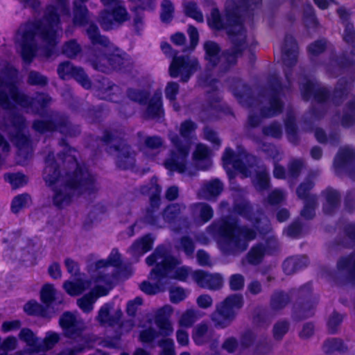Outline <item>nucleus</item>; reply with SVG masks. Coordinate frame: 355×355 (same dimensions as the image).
<instances>
[{
  "label": "nucleus",
  "mask_w": 355,
  "mask_h": 355,
  "mask_svg": "<svg viewBox=\"0 0 355 355\" xmlns=\"http://www.w3.org/2000/svg\"><path fill=\"white\" fill-rule=\"evenodd\" d=\"M24 311L31 315H40L43 318H51L53 312H51L46 306L36 302L30 301L24 305Z\"/></svg>",
  "instance_id": "obj_47"
},
{
  "label": "nucleus",
  "mask_w": 355,
  "mask_h": 355,
  "mask_svg": "<svg viewBox=\"0 0 355 355\" xmlns=\"http://www.w3.org/2000/svg\"><path fill=\"white\" fill-rule=\"evenodd\" d=\"M107 8L101 12L98 19L103 30L114 29L128 20V12L125 6H107Z\"/></svg>",
  "instance_id": "obj_22"
},
{
  "label": "nucleus",
  "mask_w": 355,
  "mask_h": 355,
  "mask_svg": "<svg viewBox=\"0 0 355 355\" xmlns=\"http://www.w3.org/2000/svg\"><path fill=\"white\" fill-rule=\"evenodd\" d=\"M291 295L290 293L275 290L270 297V309L275 311L284 309L291 302Z\"/></svg>",
  "instance_id": "obj_41"
},
{
  "label": "nucleus",
  "mask_w": 355,
  "mask_h": 355,
  "mask_svg": "<svg viewBox=\"0 0 355 355\" xmlns=\"http://www.w3.org/2000/svg\"><path fill=\"white\" fill-rule=\"evenodd\" d=\"M309 259L306 256H293L286 259L282 264L284 272L286 275H292L295 272L306 268Z\"/></svg>",
  "instance_id": "obj_40"
},
{
  "label": "nucleus",
  "mask_w": 355,
  "mask_h": 355,
  "mask_svg": "<svg viewBox=\"0 0 355 355\" xmlns=\"http://www.w3.org/2000/svg\"><path fill=\"white\" fill-rule=\"evenodd\" d=\"M60 339V335L54 331H47L45 337L40 340L38 352L48 351L54 347Z\"/></svg>",
  "instance_id": "obj_53"
},
{
  "label": "nucleus",
  "mask_w": 355,
  "mask_h": 355,
  "mask_svg": "<svg viewBox=\"0 0 355 355\" xmlns=\"http://www.w3.org/2000/svg\"><path fill=\"white\" fill-rule=\"evenodd\" d=\"M192 338L198 345H202L214 338V331L205 323H200L193 329Z\"/></svg>",
  "instance_id": "obj_39"
},
{
  "label": "nucleus",
  "mask_w": 355,
  "mask_h": 355,
  "mask_svg": "<svg viewBox=\"0 0 355 355\" xmlns=\"http://www.w3.org/2000/svg\"><path fill=\"white\" fill-rule=\"evenodd\" d=\"M206 232L211 236L220 238V249L225 256H237L244 252L257 235L254 230L239 225L236 218L230 216L214 220Z\"/></svg>",
  "instance_id": "obj_6"
},
{
  "label": "nucleus",
  "mask_w": 355,
  "mask_h": 355,
  "mask_svg": "<svg viewBox=\"0 0 355 355\" xmlns=\"http://www.w3.org/2000/svg\"><path fill=\"white\" fill-rule=\"evenodd\" d=\"M355 64V45L350 49L349 53H344L340 56L331 59L326 66L327 71L332 76H337L341 70Z\"/></svg>",
  "instance_id": "obj_26"
},
{
  "label": "nucleus",
  "mask_w": 355,
  "mask_h": 355,
  "mask_svg": "<svg viewBox=\"0 0 355 355\" xmlns=\"http://www.w3.org/2000/svg\"><path fill=\"white\" fill-rule=\"evenodd\" d=\"M155 322L159 329V332L152 327L141 331L139 339L142 343H150L159 336H167L173 332V327L164 309L158 311L155 318Z\"/></svg>",
  "instance_id": "obj_24"
},
{
  "label": "nucleus",
  "mask_w": 355,
  "mask_h": 355,
  "mask_svg": "<svg viewBox=\"0 0 355 355\" xmlns=\"http://www.w3.org/2000/svg\"><path fill=\"white\" fill-rule=\"evenodd\" d=\"M103 141L107 146L106 150L108 153H116L115 164L117 168L122 170L130 169L135 164V152L131 147L122 141L121 136L115 133L105 131Z\"/></svg>",
  "instance_id": "obj_14"
},
{
  "label": "nucleus",
  "mask_w": 355,
  "mask_h": 355,
  "mask_svg": "<svg viewBox=\"0 0 355 355\" xmlns=\"http://www.w3.org/2000/svg\"><path fill=\"white\" fill-rule=\"evenodd\" d=\"M261 0H241L239 2L227 1L225 3V19L218 9L213 8L207 18L209 26L216 30H234L241 40L246 39L245 30L243 21L245 17H250L253 11L261 3Z\"/></svg>",
  "instance_id": "obj_7"
},
{
  "label": "nucleus",
  "mask_w": 355,
  "mask_h": 355,
  "mask_svg": "<svg viewBox=\"0 0 355 355\" xmlns=\"http://www.w3.org/2000/svg\"><path fill=\"white\" fill-rule=\"evenodd\" d=\"M97 92V96L100 98L112 102H117L121 95L119 87L105 78L102 79V83L98 86Z\"/></svg>",
  "instance_id": "obj_35"
},
{
  "label": "nucleus",
  "mask_w": 355,
  "mask_h": 355,
  "mask_svg": "<svg viewBox=\"0 0 355 355\" xmlns=\"http://www.w3.org/2000/svg\"><path fill=\"white\" fill-rule=\"evenodd\" d=\"M290 323L285 320L277 321L273 327L272 332L275 340H280L288 331Z\"/></svg>",
  "instance_id": "obj_62"
},
{
  "label": "nucleus",
  "mask_w": 355,
  "mask_h": 355,
  "mask_svg": "<svg viewBox=\"0 0 355 355\" xmlns=\"http://www.w3.org/2000/svg\"><path fill=\"white\" fill-rule=\"evenodd\" d=\"M244 304L241 294H232L216 306V310L211 314V320L216 327L225 328L234 320L238 311Z\"/></svg>",
  "instance_id": "obj_16"
},
{
  "label": "nucleus",
  "mask_w": 355,
  "mask_h": 355,
  "mask_svg": "<svg viewBox=\"0 0 355 355\" xmlns=\"http://www.w3.org/2000/svg\"><path fill=\"white\" fill-rule=\"evenodd\" d=\"M199 69V62L195 57L175 55L169 66L168 72L171 77L178 78L180 76L182 82L187 83Z\"/></svg>",
  "instance_id": "obj_18"
},
{
  "label": "nucleus",
  "mask_w": 355,
  "mask_h": 355,
  "mask_svg": "<svg viewBox=\"0 0 355 355\" xmlns=\"http://www.w3.org/2000/svg\"><path fill=\"white\" fill-rule=\"evenodd\" d=\"M146 262L148 266L157 263L166 280V286L170 284V280L172 279L185 281L189 274V268L187 267L176 268V266L180 264L179 261L168 255L166 248L163 246L157 247L154 252L146 258Z\"/></svg>",
  "instance_id": "obj_12"
},
{
  "label": "nucleus",
  "mask_w": 355,
  "mask_h": 355,
  "mask_svg": "<svg viewBox=\"0 0 355 355\" xmlns=\"http://www.w3.org/2000/svg\"><path fill=\"white\" fill-rule=\"evenodd\" d=\"M154 239L150 234H147L140 240L135 241L129 248V252L134 256L142 255L151 250Z\"/></svg>",
  "instance_id": "obj_43"
},
{
  "label": "nucleus",
  "mask_w": 355,
  "mask_h": 355,
  "mask_svg": "<svg viewBox=\"0 0 355 355\" xmlns=\"http://www.w3.org/2000/svg\"><path fill=\"white\" fill-rule=\"evenodd\" d=\"M164 116L162 92L157 91L150 98L146 111V116L151 119H159Z\"/></svg>",
  "instance_id": "obj_38"
},
{
  "label": "nucleus",
  "mask_w": 355,
  "mask_h": 355,
  "mask_svg": "<svg viewBox=\"0 0 355 355\" xmlns=\"http://www.w3.org/2000/svg\"><path fill=\"white\" fill-rule=\"evenodd\" d=\"M197 128L196 123L186 120L180 124V133L182 141L176 134H171L170 139L175 149L171 150L169 157L164 162V166L168 171L193 176L196 171H191L187 166V158L189 153V140L193 137Z\"/></svg>",
  "instance_id": "obj_9"
},
{
  "label": "nucleus",
  "mask_w": 355,
  "mask_h": 355,
  "mask_svg": "<svg viewBox=\"0 0 355 355\" xmlns=\"http://www.w3.org/2000/svg\"><path fill=\"white\" fill-rule=\"evenodd\" d=\"M113 308V304L111 303L105 304L98 311L97 320L102 324H107L113 327L120 323L122 317V311L117 310L113 315H110V312Z\"/></svg>",
  "instance_id": "obj_36"
},
{
  "label": "nucleus",
  "mask_w": 355,
  "mask_h": 355,
  "mask_svg": "<svg viewBox=\"0 0 355 355\" xmlns=\"http://www.w3.org/2000/svg\"><path fill=\"white\" fill-rule=\"evenodd\" d=\"M194 281L202 288L216 291L223 286V277L220 274H211L204 270H196L192 274Z\"/></svg>",
  "instance_id": "obj_27"
},
{
  "label": "nucleus",
  "mask_w": 355,
  "mask_h": 355,
  "mask_svg": "<svg viewBox=\"0 0 355 355\" xmlns=\"http://www.w3.org/2000/svg\"><path fill=\"white\" fill-rule=\"evenodd\" d=\"M122 265L121 254L116 248L112 249L107 259H101L96 262L95 267L98 270L94 278L96 284H103L106 286L112 287L114 281L116 279V269L111 273L107 272V267L112 266L116 268H120Z\"/></svg>",
  "instance_id": "obj_19"
},
{
  "label": "nucleus",
  "mask_w": 355,
  "mask_h": 355,
  "mask_svg": "<svg viewBox=\"0 0 355 355\" xmlns=\"http://www.w3.org/2000/svg\"><path fill=\"white\" fill-rule=\"evenodd\" d=\"M229 36L232 43V47L220 54V48L218 44L212 41L204 44L205 59L207 61V68L216 69L218 73H225L236 64L237 58L241 55L247 47L246 39L241 40L234 30H230Z\"/></svg>",
  "instance_id": "obj_10"
},
{
  "label": "nucleus",
  "mask_w": 355,
  "mask_h": 355,
  "mask_svg": "<svg viewBox=\"0 0 355 355\" xmlns=\"http://www.w3.org/2000/svg\"><path fill=\"white\" fill-rule=\"evenodd\" d=\"M313 309L314 304L308 302L300 307H295L293 317L297 320L306 319L313 315Z\"/></svg>",
  "instance_id": "obj_58"
},
{
  "label": "nucleus",
  "mask_w": 355,
  "mask_h": 355,
  "mask_svg": "<svg viewBox=\"0 0 355 355\" xmlns=\"http://www.w3.org/2000/svg\"><path fill=\"white\" fill-rule=\"evenodd\" d=\"M62 51L67 57L73 58L81 51V47L76 40H71L64 44Z\"/></svg>",
  "instance_id": "obj_59"
},
{
  "label": "nucleus",
  "mask_w": 355,
  "mask_h": 355,
  "mask_svg": "<svg viewBox=\"0 0 355 355\" xmlns=\"http://www.w3.org/2000/svg\"><path fill=\"white\" fill-rule=\"evenodd\" d=\"M73 23L76 25L85 26L89 21V13L85 4L79 1H73Z\"/></svg>",
  "instance_id": "obj_46"
},
{
  "label": "nucleus",
  "mask_w": 355,
  "mask_h": 355,
  "mask_svg": "<svg viewBox=\"0 0 355 355\" xmlns=\"http://www.w3.org/2000/svg\"><path fill=\"white\" fill-rule=\"evenodd\" d=\"M55 290L52 284H45L41 291V300L49 309L50 304L55 300Z\"/></svg>",
  "instance_id": "obj_60"
},
{
  "label": "nucleus",
  "mask_w": 355,
  "mask_h": 355,
  "mask_svg": "<svg viewBox=\"0 0 355 355\" xmlns=\"http://www.w3.org/2000/svg\"><path fill=\"white\" fill-rule=\"evenodd\" d=\"M91 283L87 280L78 279L75 282L66 281L63 284V288L70 295H78L86 289L89 288Z\"/></svg>",
  "instance_id": "obj_48"
},
{
  "label": "nucleus",
  "mask_w": 355,
  "mask_h": 355,
  "mask_svg": "<svg viewBox=\"0 0 355 355\" xmlns=\"http://www.w3.org/2000/svg\"><path fill=\"white\" fill-rule=\"evenodd\" d=\"M85 28V33L93 45L100 46L102 49L105 47H112V43L105 35L100 33V31L96 24L93 22L88 23Z\"/></svg>",
  "instance_id": "obj_37"
},
{
  "label": "nucleus",
  "mask_w": 355,
  "mask_h": 355,
  "mask_svg": "<svg viewBox=\"0 0 355 355\" xmlns=\"http://www.w3.org/2000/svg\"><path fill=\"white\" fill-rule=\"evenodd\" d=\"M315 137L318 142L322 144L329 143L333 146L337 145L339 143L340 139L338 132H331L327 137L325 132L321 128H316L315 130Z\"/></svg>",
  "instance_id": "obj_56"
},
{
  "label": "nucleus",
  "mask_w": 355,
  "mask_h": 355,
  "mask_svg": "<svg viewBox=\"0 0 355 355\" xmlns=\"http://www.w3.org/2000/svg\"><path fill=\"white\" fill-rule=\"evenodd\" d=\"M60 144L64 147L63 152L58 154V158L62 161L64 166L69 167L73 171L63 173L59 169L53 153L50 152L45 159L43 179L47 186L52 187L53 205L62 208L69 205L75 196L94 193L99 187L96 177L87 168L78 164L76 156V150L69 147L64 139L60 141Z\"/></svg>",
  "instance_id": "obj_2"
},
{
  "label": "nucleus",
  "mask_w": 355,
  "mask_h": 355,
  "mask_svg": "<svg viewBox=\"0 0 355 355\" xmlns=\"http://www.w3.org/2000/svg\"><path fill=\"white\" fill-rule=\"evenodd\" d=\"M252 183L258 191H266L270 188V175L266 167L260 166L258 168L252 180Z\"/></svg>",
  "instance_id": "obj_44"
},
{
  "label": "nucleus",
  "mask_w": 355,
  "mask_h": 355,
  "mask_svg": "<svg viewBox=\"0 0 355 355\" xmlns=\"http://www.w3.org/2000/svg\"><path fill=\"white\" fill-rule=\"evenodd\" d=\"M334 166L338 172L345 171L349 178L355 180V148L350 146L341 148L334 159Z\"/></svg>",
  "instance_id": "obj_25"
},
{
  "label": "nucleus",
  "mask_w": 355,
  "mask_h": 355,
  "mask_svg": "<svg viewBox=\"0 0 355 355\" xmlns=\"http://www.w3.org/2000/svg\"><path fill=\"white\" fill-rule=\"evenodd\" d=\"M304 22L307 28H315L318 24L313 8L311 5H306L304 8Z\"/></svg>",
  "instance_id": "obj_61"
},
{
  "label": "nucleus",
  "mask_w": 355,
  "mask_h": 355,
  "mask_svg": "<svg viewBox=\"0 0 355 355\" xmlns=\"http://www.w3.org/2000/svg\"><path fill=\"white\" fill-rule=\"evenodd\" d=\"M186 208L183 203H172L166 206L162 211L164 225L168 224L171 230L177 233L189 230L191 227L189 218L181 216Z\"/></svg>",
  "instance_id": "obj_20"
},
{
  "label": "nucleus",
  "mask_w": 355,
  "mask_h": 355,
  "mask_svg": "<svg viewBox=\"0 0 355 355\" xmlns=\"http://www.w3.org/2000/svg\"><path fill=\"white\" fill-rule=\"evenodd\" d=\"M185 13L187 16L194 19L198 22H202L204 17L202 12L194 2H188L184 6Z\"/></svg>",
  "instance_id": "obj_63"
},
{
  "label": "nucleus",
  "mask_w": 355,
  "mask_h": 355,
  "mask_svg": "<svg viewBox=\"0 0 355 355\" xmlns=\"http://www.w3.org/2000/svg\"><path fill=\"white\" fill-rule=\"evenodd\" d=\"M211 150L204 144H198L194 153V158L197 161V166L201 170H207L212 162L209 158Z\"/></svg>",
  "instance_id": "obj_42"
},
{
  "label": "nucleus",
  "mask_w": 355,
  "mask_h": 355,
  "mask_svg": "<svg viewBox=\"0 0 355 355\" xmlns=\"http://www.w3.org/2000/svg\"><path fill=\"white\" fill-rule=\"evenodd\" d=\"M338 247L349 248L355 245V223H349L343 227V234L336 240ZM330 280L338 285L355 284V251L348 256L340 257L336 268L327 273Z\"/></svg>",
  "instance_id": "obj_8"
},
{
  "label": "nucleus",
  "mask_w": 355,
  "mask_h": 355,
  "mask_svg": "<svg viewBox=\"0 0 355 355\" xmlns=\"http://www.w3.org/2000/svg\"><path fill=\"white\" fill-rule=\"evenodd\" d=\"M223 190V184L218 180L214 179L205 182L199 190V198L211 200L216 198Z\"/></svg>",
  "instance_id": "obj_34"
},
{
  "label": "nucleus",
  "mask_w": 355,
  "mask_h": 355,
  "mask_svg": "<svg viewBox=\"0 0 355 355\" xmlns=\"http://www.w3.org/2000/svg\"><path fill=\"white\" fill-rule=\"evenodd\" d=\"M189 209L193 222L198 225L207 223L214 216V209L206 202L193 203Z\"/></svg>",
  "instance_id": "obj_30"
},
{
  "label": "nucleus",
  "mask_w": 355,
  "mask_h": 355,
  "mask_svg": "<svg viewBox=\"0 0 355 355\" xmlns=\"http://www.w3.org/2000/svg\"><path fill=\"white\" fill-rule=\"evenodd\" d=\"M59 324L64 329L65 336L72 340L73 346L64 349L58 355H78L83 352L89 345L88 337L83 334V322L72 313L65 312L60 317Z\"/></svg>",
  "instance_id": "obj_11"
},
{
  "label": "nucleus",
  "mask_w": 355,
  "mask_h": 355,
  "mask_svg": "<svg viewBox=\"0 0 355 355\" xmlns=\"http://www.w3.org/2000/svg\"><path fill=\"white\" fill-rule=\"evenodd\" d=\"M223 164L230 178L233 176L231 168L239 172L243 178L250 177L257 164V158L249 154L241 146H238L236 153L230 148H226L223 157Z\"/></svg>",
  "instance_id": "obj_13"
},
{
  "label": "nucleus",
  "mask_w": 355,
  "mask_h": 355,
  "mask_svg": "<svg viewBox=\"0 0 355 355\" xmlns=\"http://www.w3.org/2000/svg\"><path fill=\"white\" fill-rule=\"evenodd\" d=\"M148 190L150 193V205L146 210L144 221L155 228H164V219L159 211L161 187L156 183H152Z\"/></svg>",
  "instance_id": "obj_21"
},
{
  "label": "nucleus",
  "mask_w": 355,
  "mask_h": 355,
  "mask_svg": "<svg viewBox=\"0 0 355 355\" xmlns=\"http://www.w3.org/2000/svg\"><path fill=\"white\" fill-rule=\"evenodd\" d=\"M19 338L33 350L38 352L40 338H37L31 329L23 328L19 334Z\"/></svg>",
  "instance_id": "obj_51"
},
{
  "label": "nucleus",
  "mask_w": 355,
  "mask_h": 355,
  "mask_svg": "<svg viewBox=\"0 0 355 355\" xmlns=\"http://www.w3.org/2000/svg\"><path fill=\"white\" fill-rule=\"evenodd\" d=\"M266 253V248L262 243L255 245L251 248L247 254L248 263L252 265L259 264Z\"/></svg>",
  "instance_id": "obj_54"
},
{
  "label": "nucleus",
  "mask_w": 355,
  "mask_h": 355,
  "mask_svg": "<svg viewBox=\"0 0 355 355\" xmlns=\"http://www.w3.org/2000/svg\"><path fill=\"white\" fill-rule=\"evenodd\" d=\"M127 96L131 101L145 105L148 99L149 93L145 90L130 88L127 91Z\"/></svg>",
  "instance_id": "obj_57"
},
{
  "label": "nucleus",
  "mask_w": 355,
  "mask_h": 355,
  "mask_svg": "<svg viewBox=\"0 0 355 355\" xmlns=\"http://www.w3.org/2000/svg\"><path fill=\"white\" fill-rule=\"evenodd\" d=\"M282 53L285 67L284 71L288 85L283 86L279 77L272 75L269 78L267 87L262 89L258 98L255 99L250 95V88L241 80L238 78L231 80L230 87L232 93L239 103L260 111V116L256 115L252 110L249 113L248 125L251 128L257 127L261 122L262 118L272 117L282 112L284 102L282 98L284 96L285 91L288 90L291 86V68L296 64L297 60V44L292 35L285 36Z\"/></svg>",
  "instance_id": "obj_1"
},
{
  "label": "nucleus",
  "mask_w": 355,
  "mask_h": 355,
  "mask_svg": "<svg viewBox=\"0 0 355 355\" xmlns=\"http://www.w3.org/2000/svg\"><path fill=\"white\" fill-rule=\"evenodd\" d=\"M234 211L249 221L257 220V217L263 214L261 208L255 209L250 202L246 199L236 200L233 206Z\"/></svg>",
  "instance_id": "obj_31"
},
{
  "label": "nucleus",
  "mask_w": 355,
  "mask_h": 355,
  "mask_svg": "<svg viewBox=\"0 0 355 355\" xmlns=\"http://www.w3.org/2000/svg\"><path fill=\"white\" fill-rule=\"evenodd\" d=\"M286 132L289 141L295 145L299 143L295 116L292 113L288 114L285 120Z\"/></svg>",
  "instance_id": "obj_52"
},
{
  "label": "nucleus",
  "mask_w": 355,
  "mask_h": 355,
  "mask_svg": "<svg viewBox=\"0 0 355 355\" xmlns=\"http://www.w3.org/2000/svg\"><path fill=\"white\" fill-rule=\"evenodd\" d=\"M331 122L335 125L340 123L345 128L355 126V98L347 103L342 117L337 113L332 116Z\"/></svg>",
  "instance_id": "obj_32"
},
{
  "label": "nucleus",
  "mask_w": 355,
  "mask_h": 355,
  "mask_svg": "<svg viewBox=\"0 0 355 355\" xmlns=\"http://www.w3.org/2000/svg\"><path fill=\"white\" fill-rule=\"evenodd\" d=\"M354 80V79L352 78L349 80L345 78L339 79L330 98L329 92L326 87H322L318 81L311 79L302 71L300 78V88L302 98L305 101L313 98L315 102L311 111L305 117L304 130H313V122L324 116L329 100L335 105H340L343 103L353 87Z\"/></svg>",
  "instance_id": "obj_4"
},
{
  "label": "nucleus",
  "mask_w": 355,
  "mask_h": 355,
  "mask_svg": "<svg viewBox=\"0 0 355 355\" xmlns=\"http://www.w3.org/2000/svg\"><path fill=\"white\" fill-rule=\"evenodd\" d=\"M9 121L15 130V135L11 136L12 141L15 144L20 153L28 155L31 150V141L23 132L26 126L24 116L15 110H9Z\"/></svg>",
  "instance_id": "obj_23"
},
{
  "label": "nucleus",
  "mask_w": 355,
  "mask_h": 355,
  "mask_svg": "<svg viewBox=\"0 0 355 355\" xmlns=\"http://www.w3.org/2000/svg\"><path fill=\"white\" fill-rule=\"evenodd\" d=\"M17 83V69L10 64L6 63L1 69V108L17 112L16 105H19L26 109L27 112L43 116L44 109L51 104L52 98L43 93L31 98L19 91Z\"/></svg>",
  "instance_id": "obj_5"
},
{
  "label": "nucleus",
  "mask_w": 355,
  "mask_h": 355,
  "mask_svg": "<svg viewBox=\"0 0 355 355\" xmlns=\"http://www.w3.org/2000/svg\"><path fill=\"white\" fill-rule=\"evenodd\" d=\"M60 15L69 17L68 0H56L54 5L47 7L42 20L29 21L19 27L16 35V42L20 46L21 57L25 62L30 64L35 56L36 35L46 44L44 49V55L48 58L53 55L60 32H62Z\"/></svg>",
  "instance_id": "obj_3"
},
{
  "label": "nucleus",
  "mask_w": 355,
  "mask_h": 355,
  "mask_svg": "<svg viewBox=\"0 0 355 355\" xmlns=\"http://www.w3.org/2000/svg\"><path fill=\"white\" fill-rule=\"evenodd\" d=\"M4 179L11 185L13 189L26 186L28 182V178L22 173H5Z\"/></svg>",
  "instance_id": "obj_50"
},
{
  "label": "nucleus",
  "mask_w": 355,
  "mask_h": 355,
  "mask_svg": "<svg viewBox=\"0 0 355 355\" xmlns=\"http://www.w3.org/2000/svg\"><path fill=\"white\" fill-rule=\"evenodd\" d=\"M71 77L85 89H89L92 86V83L88 76L81 67H76Z\"/></svg>",
  "instance_id": "obj_64"
},
{
  "label": "nucleus",
  "mask_w": 355,
  "mask_h": 355,
  "mask_svg": "<svg viewBox=\"0 0 355 355\" xmlns=\"http://www.w3.org/2000/svg\"><path fill=\"white\" fill-rule=\"evenodd\" d=\"M32 205L31 196L24 193L15 196L11 202V211L14 214H18L22 209L29 207Z\"/></svg>",
  "instance_id": "obj_49"
},
{
  "label": "nucleus",
  "mask_w": 355,
  "mask_h": 355,
  "mask_svg": "<svg viewBox=\"0 0 355 355\" xmlns=\"http://www.w3.org/2000/svg\"><path fill=\"white\" fill-rule=\"evenodd\" d=\"M324 198L322 210L326 214L334 213L340 205L341 196L338 191L333 188H327L322 193Z\"/></svg>",
  "instance_id": "obj_33"
},
{
  "label": "nucleus",
  "mask_w": 355,
  "mask_h": 355,
  "mask_svg": "<svg viewBox=\"0 0 355 355\" xmlns=\"http://www.w3.org/2000/svg\"><path fill=\"white\" fill-rule=\"evenodd\" d=\"M175 248L179 252H182L187 257L192 259L196 250V245L191 237L184 235L175 242Z\"/></svg>",
  "instance_id": "obj_45"
},
{
  "label": "nucleus",
  "mask_w": 355,
  "mask_h": 355,
  "mask_svg": "<svg viewBox=\"0 0 355 355\" xmlns=\"http://www.w3.org/2000/svg\"><path fill=\"white\" fill-rule=\"evenodd\" d=\"M150 279L155 282L154 284H150L148 282H143L140 286V289L148 295H155L161 291H164L166 286V280L163 277L160 267L156 263L155 267L152 269L150 273Z\"/></svg>",
  "instance_id": "obj_29"
},
{
  "label": "nucleus",
  "mask_w": 355,
  "mask_h": 355,
  "mask_svg": "<svg viewBox=\"0 0 355 355\" xmlns=\"http://www.w3.org/2000/svg\"><path fill=\"white\" fill-rule=\"evenodd\" d=\"M96 287L88 294L83 295L77 300V304L85 313H89L93 310L94 304L101 297L107 295L112 288L103 284H96Z\"/></svg>",
  "instance_id": "obj_28"
},
{
  "label": "nucleus",
  "mask_w": 355,
  "mask_h": 355,
  "mask_svg": "<svg viewBox=\"0 0 355 355\" xmlns=\"http://www.w3.org/2000/svg\"><path fill=\"white\" fill-rule=\"evenodd\" d=\"M92 64L94 69L103 73L112 70H121L128 63L127 55L112 43V47H105L103 52L94 54L91 58Z\"/></svg>",
  "instance_id": "obj_15"
},
{
  "label": "nucleus",
  "mask_w": 355,
  "mask_h": 355,
  "mask_svg": "<svg viewBox=\"0 0 355 355\" xmlns=\"http://www.w3.org/2000/svg\"><path fill=\"white\" fill-rule=\"evenodd\" d=\"M318 206V198L311 196L304 200V208L301 211V216L306 219H311L315 216V209Z\"/></svg>",
  "instance_id": "obj_55"
},
{
  "label": "nucleus",
  "mask_w": 355,
  "mask_h": 355,
  "mask_svg": "<svg viewBox=\"0 0 355 355\" xmlns=\"http://www.w3.org/2000/svg\"><path fill=\"white\" fill-rule=\"evenodd\" d=\"M33 128L40 133L58 130L68 137H76L80 133L78 125H72L65 115L58 112L53 113L47 120L35 121Z\"/></svg>",
  "instance_id": "obj_17"
}]
</instances>
